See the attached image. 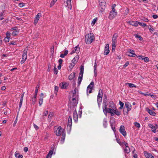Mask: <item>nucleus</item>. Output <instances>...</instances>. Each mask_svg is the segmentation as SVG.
Here are the masks:
<instances>
[{
    "instance_id": "ea45409f",
    "label": "nucleus",
    "mask_w": 158,
    "mask_h": 158,
    "mask_svg": "<svg viewBox=\"0 0 158 158\" xmlns=\"http://www.w3.org/2000/svg\"><path fill=\"white\" fill-rule=\"evenodd\" d=\"M56 2V0H53L50 4V7H52V6H53Z\"/></svg>"
},
{
    "instance_id": "a19ab883",
    "label": "nucleus",
    "mask_w": 158,
    "mask_h": 158,
    "mask_svg": "<svg viewBox=\"0 0 158 158\" xmlns=\"http://www.w3.org/2000/svg\"><path fill=\"white\" fill-rule=\"evenodd\" d=\"M9 110L8 108H6L4 109L3 111V112L4 114L5 115L6 114L7 112Z\"/></svg>"
},
{
    "instance_id": "603ef678",
    "label": "nucleus",
    "mask_w": 158,
    "mask_h": 158,
    "mask_svg": "<svg viewBox=\"0 0 158 158\" xmlns=\"http://www.w3.org/2000/svg\"><path fill=\"white\" fill-rule=\"evenodd\" d=\"M39 85H37V87H36L35 93L36 94H37V93H38V89H39Z\"/></svg>"
},
{
    "instance_id": "e433bc0d",
    "label": "nucleus",
    "mask_w": 158,
    "mask_h": 158,
    "mask_svg": "<svg viewBox=\"0 0 158 158\" xmlns=\"http://www.w3.org/2000/svg\"><path fill=\"white\" fill-rule=\"evenodd\" d=\"M75 65V64L72 62V63L70 64V65L69 66V68H70L71 69H72Z\"/></svg>"
},
{
    "instance_id": "4d7b16f0",
    "label": "nucleus",
    "mask_w": 158,
    "mask_h": 158,
    "mask_svg": "<svg viewBox=\"0 0 158 158\" xmlns=\"http://www.w3.org/2000/svg\"><path fill=\"white\" fill-rule=\"evenodd\" d=\"M19 5L20 7H23V6H24L25 5L24 3H19Z\"/></svg>"
},
{
    "instance_id": "4c0bfd02",
    "label": "nucleus",
    "mask_w": 158,
    "mask_h": 158,
    "mask_svg": "<svg viewBox=\"0 0 158 158\" xmlns=\"http://www.w3.org/2000/svg\"><path fill=\"white\" fill-rule=\"evenodd\" d=\"M134 35L135 37L138 38L140 40H143L142 37L141 36L137 34H135Z\"/></svg>"
},
{
    "instance_id": "a878e982",
    "label": "nucleus",
    "mask_w": 158,
    "mask_h": 158,
    "mask_svg": "<svg viewBox=\"0 0 158 158\" xmlns=\"http://www.w3.org/2000/svg\"><path fill=\"white\" fill-rule=\"evenodd\" d=\"M148 111V113L150 114L151 115H155L156 114V113L152 110H150L148 108H147L146 109Z\"/></svg>"
},
{
    "instance_id": "dca6fc26",
    "label": "nucleus",
    "mask_w": 158,
    "mask_h": 158,
    "mask_svg": "<svg viewBox=\"0 0 158 158\" xmlns=\"http://www.w3.org/2000/svg\"><path fill=\"white\" fill-rule=\"evenodd\" d=\"M125 106L126 107L127 112L130 111L131 109V104L129 102H127L125 103Z\"/></svg>"
},
{
    "instance_id": "58836bf2",
    "label": "nucleus",
    "mask_w": 158,
    "mask_h": 158,
    "mask_svg": "<svg viewBox=\"0 0 158 158\" xmlns=\"http://www.w3.org/2000/svg\"><path fill=\"white\" fill-rule=\"evenodd\" d=\"M129 12V9L128 8H126L125 9V12L124 13V15H127L128 13Z\"/></svg>"
},
{
    "instance_id": "0eeeda50",
    "label": "nucleus",
    "mask_w": 158,
    "mask_h": 158,
    "mask_svg": "<svg viewBox=\"0 0 158 158\" xmlns=\"http://www.w3.org/2000/svg\"><path fill=\"white\" fill-rule=\"evenodd\" d=\"M99 5L101 7L102 10H101V11H102L105 9L106 6V3L104 0H99Z\"/></svg>"
},
{
    "instance_id": "473e14b6",
    "label": "nucleus",
    "mask_w": 158,
    "mask_h": 158,
    "mask_svg": "<svg viewBox=\"0 0 158 158\" xmlns=\"http://www.w3.org/2000/svg\"><path fill=\"white\" fill-rule=\"evenodd\" d=\"M82 77L83 75H79V77L78 78V84L79 85H80L81 82V81L82 80Z\"/></svg>"
},
{
    "instance_id": "49530a36",
    "label": "nucleus",
    "mask_w": 158,
    "mask_h": 158,
    "mask_svg": "<svg viewBox=\"0 0 158 158\" xmlns=\"http://www.w3.org/2000/svg\"><path fill=\"white\" fill-rule=\"evenodd\" d=\"M116 43H112V49L113 50L115 49L116 47Z\"/></svg>"
},
{
    "instance_id": "c85d7f7f",
    "label": "nucleus",
    "mask_w": 158,
    "mask_h": 158,
    "mask_svg": "<svg viewBox=\"0 0 158 158\" xmlns=\"http://www.w3.org/2000/svg\"><path fill=\"white\" fill-rule=\"evenodd\" d=\"M126 84V85H129V86L130 88H132V87H136V86L134 84H132V83H127Z\"/></svg>"
},
{
    "instance_id": "393cba45",
    "label": "nucleus",
    "mask_w": 158,
    "mask_h": 158,
    "mask_svg": "<svg viewBox=\"0 0 158 158\" xmlns=\"http://www.w3.org/2000/svg\"><path fill=\"white\" fill-rule=\"evenodd\" d=\"M109 108H114L115 107V105L113 102H110L109 103Z\"/></svg>"
},
{
    "instance_id": "aec40b11",
    "label": "nucleus",
    "mask_w": 158,
    "mask_h": 158,
    "mask_svg": "<svg viewBox=\"0 0 158 158\" xmlns=\"http://www.w3.org/2000/svg\"><path fill=\"white\" fill-rule=\"evenodd\" d=\"M79 58V56L78 55H77V56H75L74 57V58L73 59V60H72V62H73V63L76 64L78 62Z\"/></svg>"
},
{
    "instance_id": "6e6552de",
    "label": "nucleus",
    "mask_w": 158,
    "mask_h": 158,
    "mask_svg": "<svg viewBox=\"0 0 158 158\" xmlns=\"http://www.w3.org/2000/svg\"><path fill=\"white\" fill-rule=\"evenodd\" d=\"M102 105L103 110L104 113L108 109V108H107L108 105V103L106 99H104Z\"/></svg>"
},
{
    "instance_id": "bb28decb",
    "label": "nucleus",
    "mask_w": 158,
    "mask_h": 158,
    "mask_svg": "<svg viewBox=\"0 0 158 158\" xmlns=\"http://www.w3.org/2000/svg\"><path fill=\"white\" fill-rule=\"evenodd\" d=\"M129 23L131 25L134 26H137L138 25V22H135L133 21H130L129 22Z\"/></svg>"
},
{
    "instance_id": "c756f323",
    "label": "nucleus",
    "mask_w": 158,
    "mask_h": 158,
    "mask_svg": "<svg viewBox=\"0 0 158 158\" xmlns=\"http://www.w3.org/2000/svg\"><path fill=\"white\" fill-rule=\"evenodd\" d=\"M74 51L77 53H78L80 51V48L78 46H76L74 48Z\"/></svg>"
},
{
    "instance_id": "37998d69",
    "label": "nucleus",
    "mask_w": 158,
    "mask_h": 158,
    "mask_svg": "<svg viewBox=\"0 0 158 158\" xmlns=\"http://www.w3.org/2000/svg\"><path fill=\"white\" fill-rule=\"evenodd\" d=\"M138 24L143 27H145L146 26V24L145 23H142L140 22H138Z\"/></svg>"
},
{
    "instance_id": "ddd939ff",
    "label": "nucleus",
    "mask_w": 158,
    "mask_h": 158,
    "mask_svg": "<svg viewBox=\"0 0 158 158\" xmlns=\"http://www.w3.org/2000/svg\"><path fill=\"white\" fill-rule=\"evenodd\" d=\"M41 15V14L40 13H38L36 16L34 21V23L35 25H36L38 23V21L40 19Z\"/></svg>"
},
{
    "instance_id": "6ab92c4d",
    "label": "nucleus",
    "mask_w": 158,
    "mask_h": 158,
    "mask_svg": "<svg viewBox=\"0 0 158 158\" xmlns=\"http://www.w3.org/2000/svg\"><path fill=\"white\" fill-rule=\"evenodd\" d=\"M25 93L23 92L21 95V99L20 100V102H19V108L20 109L22 105L23 101V97H24V94Z\"/></svg>"
},
{
    "instance_id": "5701e85b",
    "label": "nucleus",
    "mask_w": 158,
    "mask_h": 158,
    "mask_svg": "<svg viewBox=\"0 0 158 158\" xmlns=\"http://www.w3.org/2000/svg\"><path fill=\"white\" fill-rule=\"evenodd\" d=\"M75 73L74 72H73L72 73H71L69 77V80H72L75 76Z\"/></svg>"
},
{
    "instance_id": "cd10ccee",
    "label": "nucleus",
    "mask_w": 158,
    "mask_h": 158,
    "mask_svg": "<svg viewBox=\"0 0 158 158\" xmlns=\"http://www.w3.org/2000/svg\"><path fill=\"white\" fill-rule=\"evenodd\" d=\"M80 72L79 75H83V72L84 70V67L83 66H81L80 68Z\"/></svg>"
},
{
    "instance_id": "7ed1b4c3",
    "label": "nucleus",
    "mask_w": 158,
    "mask_h": 158,
    "mask_svg": "<svg viewBox=\"0 0 158 158\" xmlns=\"http://www.w3.org/2000/svg\"><path fill=\"white\" fill-rule=\"evenodd\" d=\"M110 113L111 116H114L115 114L117 115H119L120 114V113L118 111L116 107L114 108H108L106 110L104 113V114L106 115L107 113Z\"/></svg>"
},
{
    "instance_id": "6e6d98bb",
    "label": "nucleus",
    "mask_w": 158,
    "mask_h": 158,
    "mask_svg": "<svg viewBox=\"0 0 158 158\" xmlns=\"http://www.w3.org/2000/svg\"><path fill=\"white\" fill-rule=\"evenodd\" d=\"M97 64L96 63H95L94 66V72H95L97 70Z\"/></svg>"
},
{
    "instance_id": "79ce46f5",
    "label": "nucleus",
    "mask_w": 158,
    "mask_h": 158,
    "mask_svg": "<svg viewBox=\"0 0 158 158\" xmlns=\"http://www.w3.org/2000/svg\"><path fill=\"white\" fill-rule=\"evenodd\" d=\"M119 104L120 106V107H119V109H122V108L123 107V105H124L123 103L121 101H119Z\"/></svg>"
},
{
    "instance_id": "f03ea898",
    "label": "nucleus",
    "mask_w": 158,
    "mask_h": 158,
    "mask_svg": "<svg viewBox=\"0 0 158 158\" xmlns=\"http://www.w3.org/2000/svg\"><path fill=\"white\" fill-rule=\"evenodd\" d=\"M55 133L57 136L62 135V139L64 141L65 138V133L61 127L55 128Z\"/></svg>"
},
{
    "instance_id": "7c9ffc66",
    "label": "nucleus",
    "mask_w": 158,
    "mask_h": 158,
    "mask_svg": "<svg viewBox=\"0 0 158 158\" xmlns=\"http://www.w3.org/2000/svg\"><path fill=\"white\" fill-rule=\"evenodd\" d=\"M60 87L62 89H64L66 88V84L63 83H61L60 84Z\"/></svg>"
},
{
    "instance_id": "c9c22d12",
    "label": "nucleus",
    "mask_w": 158,
    "mask_h": 158,
    "mask_svg": "<svg viewBox=\"0 0 158 158\" xmlns=\"http://www.w3.org/2000/svg\"><path fill=\"white\" fill-rule=\"evenodd\" d=\"M44 97L40 98L39 99V104L40 106L43 103V99Z\"/></svg>"
},
{
    "instance_id": "f3484780",
    "label": "nucleus",
    "mask_w": 158,
    "mask_h": 158,
    "mask_svg": "<svg viewBox=\"0 0 158 158\" xmlns=\"http://www.w3.org/2000/svg\"><path fill=\"white\" fill-rule=\"evenodd\" d=\"M118 37V34L117 33H114L113 36L112 43H116V39Z\"/></svg>"
},
{
    "instance_id": "9d476101",
    "label": "nucleus",
    "mask_w": 158,
    "mask_h": 158,
    "mask_svg": "<svg viewBox=\"0 0 158 158\" xmlns=\"http://www.w3.org/2000/svg\"><path fill=\"white\" fill-rule=\"evenodd\" d=\"M115 10L111 11L110 13L109 18L110 19H113L117 15V12L115 11Z\"/></svg>"
},
{
    "instance_id": "f257e3e1",
    "label": "nucleus",
    "mask_w": 158,
    "mask_h": 158,
    "mask_svg": "<svg viewBox=\"0 0 158 158\" xmlns=\"http://www.w3.org/2000/svg\"><path fill=\"white\" fill-rule=\"evenodd\" d=\"M76 89H75L73 93L70 94V96L69 99L71 102V104L73 106H76L78 103L77 98L76 96Z\"/></svg>"
},
{
    "instance_id": "bf43d9fd",
    "label": "nucleus",
    "mask_w": 158,
    "mask_h": 158,
    "mask_svg": "<svg viewBox=\"0 0 158 158\" xmlns=\"http://www.w3.org/2000/svg\"><path fill=\"white\" fill-rule=\"evenodd\" d=\"M103 126L105 127H106L107 126V121H104L103 123Z\"/></svg>"
},
{
    "instance_id": "f8f14e48",
    "label": "nucleus",
    "mask_w": 158,
    "mask_h": 158,
    "mask_svg": "<svg viewBox=\"0 0 158 158\" xmlns=\"http://www.w3.org/2000/svg\"><path fill=\"white\" fill-rule=\"evenodd\" d=\"M109 52L110 50L109 49V44H107L105 48L104 54L105 55H107L109 54Z\"/></svg>"
},
{
    "instance_id": "09e8293b",
    "label": "nucleus",
    "mask_w": 158,
    "mask_h": 158,
    "mask_svg": "<svg viewBox=\"0 0 158 158\" xmlns=\"http://www.w3.org/2000/svg\"><path fill=\"white\" fill-rule=\"evenodd\" d=\"M18 31H14L12 33V35H16L18 33Z\"/></svg>"
},
{
    "instance_id": "3c124183",
    "label": "nucleus",
    "mask_w": 158,
    "mask_h": 158,
    "mask_svg": "<svg viewBox=\"0 0 158 158\" xmlns=\"http://www.w3.org/2000/svg\"><path fill=\"white\" fill-rule=\"evenodd\" d=\"M135 126L137 127L138 128L139 127H140V125L138 123H134Z\"/></svg>"
},
{
    "instance_id": "9b49d317",
    "label": "nucleus",
    "mask_w": 158,
    "mask_h": 158,
    "mask_svg": "<svg viewBox=\"0 0 158 158\" xmlns=\"http://www.w3.org/2000/svg\"><path fill=\"white\" fill-rule=\"evenodd\" d=\"M119 131L124 136L127 135V133L125 130V127L124 126L121 125L119 130Z\"/></svg>"
},
{
    "instance_id": "f704fd0d",
    "label": "nucleus",
    "mask_w": 158,
    "mask_h": 158,
    "mask_svg": "<svg viewBox=\"0 0 158 158\" xmlns=\"http://www.w3.org/2000/svg\"><path fill=\"white\" fill-rule=\"evenodd\" d=\"M97 20V18H95L92 21L91 23V25L92 26H93L95 24V23L96 22Z\"/></svg>"
},
{
    "instance_id": "864d4df0",
    "label": "nucleus",
    "mask_w": 158,
    "mask_h": 158,
    "mask_svg": "<svg viewBox=\"0 0 158 158\" xmlns=\"http://www.w3.org/2000/svg\"><path fill=\"white\" fill-rule=\"evenodd\" d=\"M54 73L55 74H57L58 71H57V69L55 67L54 68Z\"/></svg>"
},
{
    "instance_id": "423d86ee",
    "label": "nucleus",
    "mask_w": 158,
    "mask_h": 158,
    "mask_svg": "<svg viewBox=\"0 0 158 158\" xmlns=\"http://www.w3.org/2000/svg\"><path fill=\"white\" fill-rule=\"evenodd\" d=\"M27 50L28 49L26 48L24 49L23 51V54L22 55V60L21 61V64H23V63L27 59Z\"/></svg>"
},
{
    "instance_id": "1a4fd4ad",
    "label": "nucleus",
    "mask_w": 158,
    "mask_h": 158,
    "mask_svg": "<svg viewBox=\"0 0 158 158\" xmlns=\"http://www.w3.org/2000/svg\"><path fill=\"white\" fill-rule=\"evenodd\" d=\"M94 82L93 81L91 82L90 84L88 86L87 89V93H89V94L91 93L92 88L94 87Z\"/></svg>"
},
{
    "instance_id": "39448f33",
    "label": "nucleus",
    "mask_w": 158,
    "mask_h": 158,
    "mask_svg": "<svg viewBox=\"0 0 158 158\" xmlns=\"http://www.w3.org/2000/svg\"><path fill=\"white\" fill-rule=\"evenodd\" d=\"M102 90L101 89H100L97 97V102L99 106H100V103L101 102L102 100Z\"/></svg>"
},
{
    "instance_id": "69168bd1",
    "label": "nucleus",
    "mask_w": 158,
    "mask_h": 158,
    "mask_svg": "<svg viewBox=\"0 0 158 158\" xmlns=\"http://www.w3.org/2000/svg\"><path fill=\"white\" fill-rule=\"evenodd\" d=\"M28 148L27 147H25L24 148V151L25 152H26L28 151Z\"/></svg>"
},
{
    "instance_id": "de8ad7c7",
    "label": "nucleus",
    "mask_w": 158,
    "mask_h": 158,
    "mask_svg": "<svg viewBox=\"0 0 158 158\" xmlns=\"http://www.w3.org/2000/svg\"><path fill=\"white\" fill-rule=\"evenodd\" d=\"M58 87L57 86H55V93L56 94L57 92L58 91Z\"/></svg>"
},
{
    "instance_id": "338daca9",
    "label": "nucleus",
    "mask_w": 158,
    "mask_h": 158,
    "mask_svg": "<svg viewBox=\"0 0 158 158\" xmlns=\"http://www.w3.org/2000/svg\"><path fill=\"white\" fill-rule=\"evenodd\" d=\"M6 37H8V38H10V33H7L6 34Z\"/></svg>"
},
{
    "instance_id": "2eb2a0df",
    "label": "nucleus",
    "mask_w": 158,
    "mask_h": 158,
    "mask_svg": "<svg viewBox=\"0 0 158 158\" xmlns=\"http://www.w3.org/2000/svg\"><path fill=\"white\" fill-rule=\"evenodd\" d=\"M144 153L147 158H154V156L151 153H148L147 152L145 151Z\"/></svg>"
},
{
    "instance_id": "052dcab7",
    "label": "nucleus",
    "mask_w": 158,
    "mask_h": 158,
    "mask_svg": "<svg viewBox=\"0 0 158 158\" xmlns=\"http://www.w3.org/2000/svg\"><path fill=\"white\" fill-rule=\"evenodd\" d=\"M48 113V111H45L44 112V113L43 115H44L45 116H46L47 115Z\"/></svg>"
},
{
    "instance_id": "2f4dec72",
    "label": "nucleus",
    "mask_w": 158,
    "mask_h": 158,
    "mask_svg": "<svg viewBox=\"0 0 158 158\" xmlns=\"http://www.w3.org/2000/svg\"><path fill=\"white\" fill-rule=\"evenodd\" d=\"M149 126L152 128V131L154 133H156V129L155 127L152 124H150Z\"/></svg>"
},
{
    "instance_id": "20e7f679",
    "label": "nucleus",
    "mask_w": 158,
    "mask_h": 158,
    "mask_svg": "<svg viewBox=\"0 0 158 158\" xmlns=\"http://www.w3.org/2000/svg\"><path fill=\"white\" fill-rule=\"evenodd\" d=\"M95 37L93 33L86 34L85 36V42L87 44H90L94 40Z\"/></svg>"
},
{
    "instance_id": "0e129e2a",
    "label": "nucleus",
    "mask_w": 158,
    "mask_h": 158,
    "mask_svg": "<svg viewBox=\"0 0 158 158\" xmlns=\"http://www.w3.org/2000/svg\"><path fill=\"white\" fill-rule=\"evenodd\" d=\"M68 53V51L67 50H65L64 51V55H65V56L67 55Z\"/></svg>"
},
{
    "instance_id": "b1692460",
    "label": "nucleus",
    "mask_w": 158,
    "mask_h": 158,
    "mask_svg": "<svg viewBox=\"0 0 158 158\" xmlns=\"http://www.w3.org/2000/svg\"><path fill=\"white\" fill-rule=\"evenodd\" d=\"M71 0H67V6L70 10L72 9V6L71 5Z\"/></svg>"
},
{
    "instance_id": "4be33fe9",
    "label": "nucleus",
    "mask_w": 158,
    "mask_h": 158,
    "mask_svg": "<svg viewBox=\"0 0 158 158\" xmlns=\"http://www.w3.org/2000/svg\"><path fill=\"white\" fill-rule=\"evenodd\" d=\"M53 150H54L53 148H51V150L50 151L48 152V154L46 158H48L49 156H50V158H51V156L53 154Z\"/></svg>"
},
{
    "instance_id": "72a5a7b5",
    "label": "nucleus",
    "mask_w": 158,
    "mask_h": 158,
    "mask_svg": "<svg viewBox=\"0 0 158 158\" xmlns=\"http://www.w3.org/2000/svg\"><path fill=\"white\" fill-rule=\"evenodd\" d=\"M124 150V151L127 153H129L130 151V149L128 146L127 147H125Z\"/></svg>"
},
{
    "instance_id": "c03bdc74",
    "label": "nucleus",
    "mask_w": 158,
    "mask_h": 158,
    "mask_svg": "<svg viewBox=\"0 0 158 158\" xmlns=\"http://www.w3.org/2000/svg\"><path fill=\"white\" fill-rule=\"evenodd\" d=\"M145 62H148L149 61V59L148 57H145L143 58V60Z\"/></svg>"
},
{
    "instance_id": "e2e57ef3",
    "label": "nucleus",
    "mask_w": 158,
    "mask_h": 158,
    "mask_svg": "<svg viewBox=\"0 0 158 158\" xmlns=\"http://www.w3.org/2000/svg\"><path fill=\"white\" fill-rule=\"evenodd\" d=\"M123 143L124 144V145L125 146V147H127L128 146V144L127 143L124 142Z\"/></svg>"
},
{
    "instance_id": "a211bd4d",
    "label": "nucleus",
    "mask_w": 158,
    "mask_h": 158,
    "mask_svg": "<svg viewBox=\"0 0 158 158\" xmlns=\"http://www.w3.org/2000/svg\"><path fill=\"white\" fill-rule=\"evenodd\" d=\"M129 52H127V53H129L132 54V55H131L129 54H127L128 56L132 57H135L136 56V55L134 53V51L133 50L129 49Z\"/></svg>"
},
{
    "instance_id": "412c9836",
    "label": "nucleus",
    "mask_w": 158,
    "mask_h": 158,
    "mask_svg": "<svg viewBox=\"0 0 158 158\" xmlns=\"http://www.w3.org/2000/svg\"><path fill=\"white\" fill-rule=\"evenodd\" d=\"M72 125V118L69 116L68 120V127H71V126Z\"/></svg>"
},
{
    "instance_id": "a18cd8bd",
    "label": "nucleus",
    "mask_w": 158,
    "mask_h": 158,
    "mask_svg": "<svg viewBox=\"0 0 158 158\" xmlns=\"http://www.w3.org/2000/svg\"><path fill=\"white\" fill-rule=\"evenodd\" d=\"M9 38H9L6 37L4 38V41H5V42H8L9 41Z\"/></svg>"
},
{
    "instance_id": "4468645a",
    "label": "nucleus",
    "mask_w": 158,
    "mask_h": 158,
    "mask_svg": "<svg viewBox=\"0 0 158 158\" xmlns=\"http://www.w3.org/2000/svg\"><path fill=\"white\" fill-rule=\"evenodd\" d=\"M73 118L75 122H77L78 120V115L76 110L73 112Z\"/></svg>"
},
{
    "instance_id": "13d9d810",
    "label": "nucleus",
    "mask_w": 158,
    "mask_h": 158,
    "mask_svg": "<svg viewBox=\"0 0 158 158\" xmlns=\"http://www.w3.org/2000/svg\"><path fill=\"white\" fill-rule=\"evenodd\" d=\"M129 64V62L128 61H127L126 62V63L123 66L124 67H126Z\"/></svg>"
},
{
    "instance_id": "8fccbe9b",
    "label": "nucleus",
    "mask_w": 158,
    "mask_h": 158,
    "mask_svg": "<svg viewBox=\"0 0 158 158\" xmlns=\"http://www.w3.org/2000/svg\"><path fill=\"white\" fill-rule=\"evenodd\" d=\"M53 114L52 113H50L48 115V118L50 119H51V117L53 116Z\"/></svg>"
},
{
    "instance_id": "680f3d73",
    "label": "nucleus",
    "mask_w": 158,
    "mask_h": 158,
    "mask_svg": "<svg viewBox=\"0 0 158 158\" xmlns=\"http://www.w3.org/2000/svg\"><path fill=\"white\" fill-rule=\"evenodd\" d=\"M59 64H61L63 62V60L62 59H60L58 60Z\"/></svg>"
},
{
    "instance_id": "774afa93",
    "label": "nucleus",
    "mask_w": 158,
    "mask_h": 158,
    "mask_svg": "<svg viewBox=\"0 0 158 158\" xmlns=\"http://www.w3.org/2000/svg\"><path fill=\"white\" fill-rule=\"evenodd\" d=\"M158 16L157 15H153L152 16V17L154 19H156L157 18H158Z\"/></svg>"
},
{
    "instance_id": "5fc2aeb1",
    "label": "nucleus",
    "mask_w": 158,
    "mask_h": 158,
    "mask_svg": "<svg viewBox=\"0 0 158 158\" xmlns=\"http://www.w3.org/2000/svg\"><path fill=\"white\" fill-rule=\"evenodd\" d=\"M32 104H34L35 103L36 101V99L33 98H32Z\"/></svg>"
}]
</instances>
